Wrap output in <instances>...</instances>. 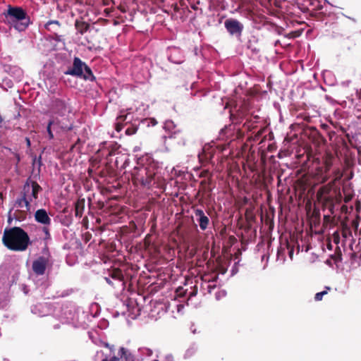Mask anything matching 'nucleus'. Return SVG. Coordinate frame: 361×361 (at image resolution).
<instances>
[{
  "instance_id": "43",
  "label": "nucleus",
  "mask_w": 361,
  "mask_h": 361,
  "mask_svg": "<svg viewBox=\"0 0 361 361\" xmlns=\"http://www.w3.org/2000/svg\"><path fill=\"white\" fill-rule=\"evenodd\" d=\"M116 166L118 167L117 164H118V161L116 160Z\"/></svg>"
},
{
  "instance_id": "37",
  "label": "nucleus",
  "mask_w": 361,
  "mask_h": 361,
  "mask_svg": "<svg viewBox=\"0 0 361 361\" xmlns=\"http://www.w3.org/2000/svg\"><path fill=\"white\" fill-rule=\"evenodd\" d=\"M112 154H113V152H109V154H107V157L111 156Z\"/></svg>"
},
{
  "instance_id": "18",
  "label": "nucleus",
  "mask_w": 361,
  "mask_h": 361,
  "mask_svg": "<svg viewBox=\"0 0 361 361\" xmlns=\"http://www.w3.org/2000/svg\"><path fill=\"white\" fill-rule=\"evenodd\" d=\"M109 277L115 281H118L120 282H123V284H125L124 282V276L122 273V271L120 269H114L109 271Z\"/></svg>"
},
{
  "instance_id": "3",
  "label": "nucleus",
  "mask_w": 361,
  "mask_h": 361,
  "mask_svg": "<svg viewBox=\"0 0 361 361\" xmlns=\"http://www.w3.org/2000/svg\"><path fill=\"white\" fill-rule=\"evenodd\" d=\"M6 20L18 31L25 30L30 24V17L22 7L8 5L4 11Z\"/></svg>"
},
{
  "instance_id": "20",
  "label": "nucleus",
  "mask_w": 361,
  "mask_h": 361,
  "mask_svg": "<svg viewBox=\"0 0 361 361\" xmlns=\"http://www.w3.org/2000/svg\"><path fill=\"white\" fill-rule=\"evenodd\" d=\"M342 191L344 195V198H343L344 202L345 203L350 202L354 196V193L351 190V189L343 187Z\"/></svg>"
},
{
  "instance_id": "1",
  "label": "nucleus",
  "mask_w": 361,
  "mask_h": 361,
  "mask_svg": "<svg viewBox=\"0 0 361 361\" xmlns=\"http://www.w3.org/2000/svg\"><path fill=\"white\" fill-rule=\"evenodd\" d=\"M1 240L7 249L14 252H24L32 244L27 233L18 226L6 228Z\"/></svg>"
},
{
  "instance_id": "38",
  "label": "nucleus",
  "mask_w": 361,
  "mask_h": 361,
  "mask_svg": "<svg viewBox=\"0 0 361 361\" xmlns=\"http://www.w3.org/2000/svg\"><path fill=\"white\" fill-rule=\"evenodd\" d=\"M202 156H203V155H199V159H200V160L201 161H202Z\"/></svg>"
},
{
  "instance_id": "12",
  "label": "nucleus",
  "mask_w": 361,
  "mask_h": 361,
  "mask_svg": "<svg viewBox=\"0 0 361 361\" xmlns=\"http://www.w3.org/2000/svg\"><path fill=\"white\" fill-rule=\"evenodd\" d=\"M35 219L37 222L44 226H49L51 221V218L44 209H39L35 212Z\"/></svg>"
},
{
  "instance_id": "4",
  "label": "nucleus",
  "mask_w": 361,
  "mask_h": 361,
  "mask_svg": "<svg viewBox=\"0 0 361 361\" xmlns=\"http://www.w3.org/2000/svg\"><path fill=\"white\" fill-rule=\"evenodd\" d=\"M66 75H70L83 78L85 80L94 81L95 77L91 68L80 58L75 57L73 66L64 72Z\"/></svg>"
},
{
  "instance_id": "44",
  "label": "nucleus",
  "mask_w": 361,
  "mask_h": 361,
  "mask_svg": "<svg viewBox=\"0 0 361 361\" xmlns=\"http://www.w3.org/2000/svg\"><path fill=\"white\" fill-rule=\"evenodd\" d=\"M353 173H351V174H350V178H352V177H353Z\"/></svg>"
},
{
  "instance_id": "13",
  "label": "nucleus",
  "mask_w": 361,
  "mask_h": 361,
  "mask_svg": "<svg viewBox=\"0 0 361 361\" xmlns=\"http://www.w3.org/2000/svg\"><path fill=\"white\" fill-rule=\"evenodd\" d=\"M74 26L77 32L83 35L90 29V24L85 21L82 17H80L75 20Z\"/></svg>"
},
{
  "instance_id": "16",
  "label": "nucleus",
  "mask_w": 361,
  "mask_h": 361,
  "mask_svg": "<svg viewBox=\"0 0 361 361\" xmlns=\"http://www.w3.org/2000/svg\"><path fill=\"white\" fill-rule=\"evenodd\" d=\"M85 200L84 198L78 199L75 203V215L76 217L81 218L85 209Z\"/></svg>"
},
{
  "instance_id": "8",
  "label": "nucleus",
  "mask_w": 361,
  "mask_h": 361,
  "mask_svg": "<svg viewBox=\"0 0 361 361\" xmlns=\"http://www.w3.org/2000/svg\"><path fill=\"white\" fill-rule=\"evenodd\" d=\"M49 263V255L37 257L32 262V269L33 272L37 276L44 275Z\"/></svg>"
},
{
  "instance_id": "14",
  "label": "nucleus",
  "mask_w": 361,
  "mask_h": 361,
  "mask_svg": "<svg viewBox=\"0 0 361 361\" xmlns=\"http://www.w3.org/2000/svg\"><path fill=\"white\" fill-rule=\"evenodd\" d=\"M118 357L120 360H124L125 361H134L135 357L130 350L124 347H121L118 352Z\"/></svg>"
},
{
  "instance_id": "23",
  "label": "nucleus",
  "mask_w": 361,
  "mask_h": 361,
  "mask_svg": "<svg viewBox=\"0 0 361 361\" xmlns=\"http://www.w3.org/2000/svg\"><path fill=\"white\" fill-rule=\"evenodd\" d=\"M325 288L326 290L315 294L314 300L316 301H321L323 298V296L326 295L328 293V290L331 289V288L328 286L325 287Z\"/></svg>"
},
{
  "instance_id": "11",
  "label": "nucleus",
  "mask_w": 361,
  "mask_h": 361,
  "mask_svg": "<svg viewBox=\"0 0 361 361\" xmlns=\"http://www.w3.org/2000/svg\"><path fill=\"white\" fill-rule=\"evenodd\" d=\"M194 213L200 229L205 231L209 225L210 221L209 217L204 214V211L200 209H194Z\"/></svg>"
},
{
  "instance_id": "34",
  "label": "nucleus",
  "mask_w": 361,
  "mask_h": 361,
  "mask_svg": "<svg viewBox=\"0 0 361 361\" xmlns=\"http://www.w3.org/2000/svg\"><path fill=\"white\" fill-rule=\"evenodd\" d=\"M347 209H348V207L345 205H343L342 207H341V209H342L343 212L347 210Z\"/></svg>"
},
{
  "instance_id": "9",
  "label": "nucleus",
  "mask_w": 361,
  "mask_h": 361,
  "mask_svg": "<svg viewBox=\"0 0 361 361\" xmlns=\"http://www.w3.org/2000/svg\"><path fill=\"white\" fill-rule=\"evenodd\" d=\"M61 26L62 24L59 20H51L44 25V28L53 34V39L56 42H62L64 39V36L59 35Z\"/></svg>"
},
{
  "instance_id": "24",
  "label": "nucleus",
  "mask_w": 361,
  "mask_h": 361,
  "mask_svg": "<svg viewBox=\"0 0 361 361\" xmlns=\"http://www.w3.org/2000/svg\"><path fill=\"white\" fill-rule=\"evenodd\" d=\"M323 201H324V204H330V212L331 213H333V209H334V203H333V198L331 197H324L323 198Z\"/></svg>"
},
{
  "instance_id": "19",
  "label": "nucleus",
  "mask_w": 361,
  "mask_h": 361,
  "mask_svg": "<svg viewBox=\"0 0 361 361\" xmlns=\"http://www.w3.org/2000/svg\"><path fill=\"white\" fill-rule=\"evenodd\" d=\"M245 109H238L235 114H231V119L233 123H238L240 120L245 116Z\"/></svg>"
},
{
  "instance_id": "22",
  "label": "nucleus",
  "mask_w": 361,
  "mask_h": 361,
  "mask_svg": "<svg viewBox=\"0 0 361 361\" xmlns=\"http://www.w3.org/2000/svg\"><path fill=\"white\" fill-rule=\"evenodd\" d=\"M333 165V157L329 156L324 161L325 172H328Z\"/></svg>"
},
{
  "instance_id": "17",
  "label": "nucleus",
  "mask_w": 361,
  "mask_h": 361,
  "mask_svg": "<svg viewBox=\"0 0 361 361\" xmlns=\"http://www.w3.org/2000/svg\"><path fill=\"white\" fill-rule=\"evenodd\" d=\"M128 115H121L116 118V122L115 123V129L117 132H120L125 126L128 125L129 121H127Z\"/></svg>"
},
{
  "instance_id": "28",
  "label": "nucleus",
  "mask_w": 361,
  "mask_h": 361,
  "mask_svg": "<svg viewBox=\"0 0 361 361\" xmlns=\"http://www.w3.org/2000/svg\"><path fill=\"white\" fill-rule=\"evenodd\" d=\"M80 140L78 138L77 142L71 146V150H73L74 149H80Z\"/></svg>"
},
{
  "instance_id": "35",
  "label": "nucleus",
  "mask_w": 361,
  "mask_h": 361,
  "mask_svg": "<svg viewBox=\"0 0 361 361\" xmlns=\"http://www.w3.org/2000/svg\"><path fill=\"white\" fill-rule=\"evenodd\" d=\"M176 134H178V133L174 132V133L171 135V137L176 138Z\"/></svg>"
},
{
  "instance_id": "40",
  "label": "nucleus",
  "mask_w": 361,
  "mask_h": 361,
  "mask_svg": "<svg viewBox=\"0 0 361 361\" xmlns=\"http://www.w3.org/2000/svg\"><path fill=\"white\" fill-rule=\"evenodd\" d=\"M207 173V171L202 172V176H204V173Z\"/></svg>"
},
{
  "instance_id": "5",
  "label": "nucleus",
  "mask_w": 361,
  "mask_h": 361,
  "mask_svg": "<svg viewBox=\"0 0 361 361\" xmlns=\"http://www.w3.org/2000/svg\"><path fill=\"white\" fill-rule=\"evenodd\" d=\"M72 129V125L66 118L59 119L57 116H51L49 121L47 131L48 133L49 138L52 140L54 138L53 131L60 133L61 131H68Z\"/></svg>"
},
{
  "instance_id": "42",
  "label": "nucleus",
  "mask_w": 361,
  "mask_h": 361,
  "mask_svg": "<svg viewBox=\"0 0 361 361\" xmlns=\"http://www.w3.org/2000/svg\"><path fill=\"white\" fill-rule=\"evenodd\" d=\"M204 183H205V181H204V180L201 182V184H202H202H204Z\"/></svg>"
},
{
  "instance_id": "39",
  "label": "nucleus",
  "mask_w": 361,
  "mask_h": 361,
  "mask_svg": "<svg viewBox=\"0 0 361 361\" xmlns=\"http://www.w3.org/2000/svg\"><path fill=\"white\" fill-rule=\"evenodd\" d=\"M324 219L328 220V219H329V216H324Z\"/></svg>"
},
{
  "instance_id": "25",
  "label": "nucleus",
  "mask_w": 361,
  "mask_h": 361,
  "mask_svg": "<svg viewBox=\"0 0 361 361\" xmlns=\"http://www.w3.org/2000/svg\"><path fill=\"white\" fill-rule=\"evenodd\" d=\"M334 179L333 180V181L331 183L332 185H334L336 181L339 180L342 178L343 173L340 171V169H336L334 171Z\"/></svg>"
},
{
  "instance_id": "26",
  "label": "nucleus",
  "mask_w": 361,
  "mask_h": 361,
  "mask_svg": "<svg viewBox=\"0 0 361 361\" xmlns=\"http://www.w3.org/2000/svg\"><path fill=\"white\" fill-rule=\"evenodd\" d=\"M92 238V234L90 232H85L82 235V239L85 243H87Z\"/></svg>"
},
{
  "instance_id": "7",
  "label": "nucleus",
  "mask_w": 361,
  "mask_h": 361,
  "mask_svg": "<svg viewBox=\"0 0 361 361\" xmlns=\"http://www.w3.org/2000/svg\"><path fill=\"white\" fill-rule=\"evenodd\" d=\"M51 110L53 114L52 116H57L59 119L66 118L65 116L69 112L66 102L59 99L53 101Z\"/></svg>"
},
{
  "instance_id": "36",
  "label": "nucleus",
  "mask_w": 361,
  "mask_h": 361,
  "mask_svg": "<svg viewBox=\"0 0 361 361\" xmlns=\"http://www.w3.org/2000/svg\"><path fill=\"white\" fill-rule=\"evenodd\" d=\"M26 141H27V144L28 146L30 145V139L29 138H26Z\"/></svg>"
},
{
  "instance_id": "46",
  "label": "nucleus",
  "mask_w": 361,
  "mask_h": 361,
  "mask_svg": "<svg viewBox=\"0 0 361 361\" xmlns=\"http://www.w3.org/2000/svg\"><path fill=\"white\" fill-rule=\"evenodd\" d=\"M187 1H188L189 3H190L192 0H187Z\"/></svg>"
},
{
  "instance_id": "31",
  "label": "nucleus",
  "mask_w": 361,
  "mask_h": 361,
  "mask_svg": "<svg viewBox=\"0 0 361 361\" xmlns=\"http://www.w3.org/2000/svg\"><path fill=\"white\" fill-rule=\"evenodd\" d=\"M262 135V130H258V132L255 135V137H253V140H257L259 137L261 136Z\"/></svg>"
},
{
  "instance_id": "21",
  "label": "nucleus",
  "mask_w": 361,
  "mask_h": 361,
  "mask_svg": "<svg viewBox=\"0 0 361 361\" xmlns=\"http://www.w3.org/2000/svg\"><path fill=\"white\" fill-rule=\"evenodd\" d=\"M127 128L126 129V134L127 135H133L135 134L137 131L138 127L135 124H129L128 123V125L126 126Z\"/></svg>"
},
{
  "instance_id": "45",
  "label": "nucleus",
  "mask_w": 361,
  "mask_h": 361,
  "mask_svg": "<svg viewBox=\"0 0 361 361\" xmlns=\"http://www.w3.org/2000/svg\"><path fill=\"white\" fill-rule=\"evenodd\" d=\"M339 258L341 259V254L339 255Z\"/></svg>"
},
{
  "instance_id": "6",
  "label": "nucleus",
  "mask_w": 361,
  "mask_h": 361,
  "mask_svg": "<svg viewBox=\"0 0 361 361\" xmlns=\"http://www.w3.org/2000/svg\"><path fill=\"white\" fill-rule=\"evenodd\" d=\"M224 27L231 36L240 37L242 35L244 25L235 18H228L224 22Z\"/></svg>"
},
{
  "instance_id": "27",
  "label": "nucleus",
  "mask_w": 361,
  "mask_h": 361,
  "mask_svg": "<svg viewBox=\"0 0 361 361\" xmlns=\"http://www.w3.org/2000/svg\"><path fill=\"white\" fill-rule=\"evenodd\" d=\"M43 232L44 233L45 237L44 239H49L51 238V235L49 233V229L45 226L43 227L42 229Z\"/></svg>"
},
{
  "instance_id": "10",
  "label": "nucleus",
  "mask_w": 361,
  "mask_h": 361,
  "mask_svg": "<svg viewBox=\"0 0 361 361\" xmlns=\"http://www.w3.org/2000/svg\"><path fill=\"white\" fill-rule=\"evenodd\" d=\"M30 187L32 188L31 195L35 200H37L38 198V194L42 190V188L35 180H32L29 178L27 179L23 186V192H25V194L28 192Z\"/></svg>"
},
{
  "instance_id": "15",
  "label": "nucleus",
  "mask_w": 361,
  "mask_h": 361,
  "mask_svg": "<svg viewBox=\"0 0 361 361\" xmlns=\"http://www.w3.org/2000/svg\"><path fill=\"white\" fill-rule=\"evenodd\" d=\"M31 201H32L31 199H30V200H28L27 199V195H26L25 192H23L22 197L16 200V205L20 208H23L25 207L26 209V211L27 212V211H30V207H31L30 202Z\"/></svg>"
},
{
  "instance_id": "32",
  "label": "nucleus",
  "mask_w": 361,
  "mask_h": 361,
  "mask_svg": "<svg viewBox=\"0 0 361 361\" xmlns=\"http://www.w3.org/2000/svg\"><path fill=\"white\" fill-rule=\"evenodd\" d=\"M190 7L195 10V11H197L198 9V7L196 4H192L191 2L190 3Z\"/></svg>"
},
{
  "instance_id": "33",
  "label": "nucleus",
  "mask_w": 361,
  "mask_h": 361,
  "mask_svg": "<svg viewBox=\"0 0 361 361\" xmlns=\"http://www.w3.org/2000/svg\"><path fill=\"white\" fill-rule=\"evenodd\" d=\"M104 279H105V281H106L107 283H109V285L113 286V282L111 281V280L109 277H105Z\"/></svg>"
},
{
  "instance_id": "41",
  "label": "nucleus",
  "mask_w": 361,
  "mask_h": 361,
  "mask_svg": "<svg viewBox=\"0 0 361 361\" xmlns=\"http://www.w3.org/2000/svg\"><path fill=\"white\" fill-rule=\"evenodd\" d=\"M320 193H321V190L318 192V195H320Z\"/></svg>"
},
{
  "instance_id": "29",
  "label": "nucleus",
  "mask_w": 361,
  "mask_h": 361,
  "mask_svg": "<svg viewBox=\"0 0 361 361\" xmlns=\"http://www.w3.org/2000/svg\"><path fill=\"white\" fill-rule=\"evenodd\" d=\"M100 162V160L97 159H93L91 160V165L93 168H96L99 166V164Z\"/></svg>"
},
{
  "instance_id": "2",
  "label": "nucleus",
  "mask_w": 361,
  "mask_h": 361,
  "mask_svg": "<svg viewBox=\"0 0 361 361\" xmlns=\"http://www.w3.org/2000/svg\"><path fill=\"white\" fill-rule=\"evenodd\" d=\"M158 166L153 161L146 164H139L132 171V179L134 184L141 185L149 188L154 183V177L157 173Z\"/></svg>"
},
{
  "instance_id": "30",
  "label": "nucleus",
  "mask_w": 361,
  "mask_h": 361,
  "mask_svg": "<svg viewBox=\"0 0 361 361\" xmlns=\"http://www.w3.org/2000/svg\"><path fill=\"white\" fill-rule=\"evenodd\" d=\"M102 361H119V358L117 356H113L110 359L105 357Z\"/></svg>"
}]
</instances>
